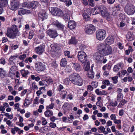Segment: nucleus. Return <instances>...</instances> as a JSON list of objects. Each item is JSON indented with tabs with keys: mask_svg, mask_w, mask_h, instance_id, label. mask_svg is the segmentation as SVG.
Instances as JSON below:
<instances>
[{
	"mask_svg": "<svg viewBox=\"0 0 135 135\" xmlns=\"http://www.w3.org/2000/svg\"><path fill=\"white\" fill-rule=\"evenodd\" d=\"M35 68L37 71H44L45 69V63L41 62H37L35 63Z\"/></svg>",
	"mask_w": 135,
	"mask_h": 135,
	"instance_id": "8",
	"label": "nucleus"
},
{
	"mask_svg": "<svg viewBox=\"0 0 135 135\" xmlns=\"http://www.w3.org/2000/svg\"><path fill=\"white\" fill-rule=\"evenodd\" d=\"M19 32L17 26L15 25H13L11 29H8L6 35L10 38L13 39L17 35H19Z\"/></svg>",
	"mask_w": 135,
	"mask_h": 135,
	"instance_id": "3",
	"label": "nucleus"
},
{
	"mask_svg": "<svg viewBox=\"0 0 135 135\" xmlns=\"http://www.w3.org/2000/svg\"><path fill=\"white\" fill-rule=\"evenodd\" d=\"M103 84H105L108 85H111V84L110 83L109 81L107 80H106L103 82Z\"/></svg>",
	"mask_w": 135,
	"mask_h": 135,
	"instance_id": "45",
	"label": "nucleus"
},
{
	"mask_svg": "<svg viewBox=\"0 0 135 135\" xmlns=\"http://www.w3.org/2000/svg\"><path fill=\"white\" fill-rule=\"evenodd\" d=\"M93 88V87L91 85H89L87 86V89L88 91H92Z\"/></svg>",
	"mask_w": 135,
	"mask_h": 135,
	"instance_id": "51",
	"label": "nucleus"
},
{
	"mask_svg": "<svg viewBox=\"0 0 135 135\" xmlns=\"http://www.w3.org/2000/svg\"><path fill=\"white\" fill-rule=\"evenodd\" d=\"M100 8H99L98 9ZM100 8L101 9L100 11L102 16L103 17H107L109 16V14L107 11V8L104 6H102Z\"/></svg>",
	"mask_w": 135,
	"mask_h": 135,
	"instance_id": "14",
	"label": "nucleus"
},
{
	"mask_svg": "<svg viewBox=\"0 0 135 135\" xmlns=\"http://www.w3.org/2000/svg\"><path fill=\"white\" fill-rule=\"evenodd\" d=\"M54 106V104L53 103L50 104L49 105L46 106V109L47 110L49 109H52Z\"/></svg>",
	"mask_w": 135,
	"mask_h": 135,
	"instance_id": "37",
	"label": "nucleus"
},
{
	"mask_svg": "<svg viewBox=\"0 0 135 135\" xmlns=\"http://www.w3.org/2000/svg\"><path fill=\"white\" fill-rule=\"evenodd\" d=\"M122 95L121 94H118L117 95V100L119 101L120 102L122 99V97H121Z\"/></svg>",
	"mask_w": 135,
	"mask_h": 135,
	"instance_id": "47",
	"label": "nucleus"
},
{
	"mask_svg": "<svg viewBox=\"0 0 135 135\" xmlns=\"http://www.w3.org/2000/svg\"><path fill=\"white\" fill-rule=\"evenodd\" d=\"M77 41L75 38V37H72L71 39L69 40V44H75L77 43Z\"/></svg>",
	"mask_w": 135,
	"mask_h": 135,
	"instance_id": "29",
	"label": "nucleus"
},
{
	"mask_svg": "<svg viewBox=\"0 0 135 135\" xmlns=\"http://www.w3.org/2000/svg\"><path fill=\"white\" fill-rule=\"evenodd\" d=\"M94 73L93 72V69L91 68L90 70L88 72L87 76L89 78L91 79H92L94 77Z\"/></svg>",
	"mask_w": 135,
	"mask_h": 135,
	"instance_id": "25",
	"label": "nucleus"
},
{
	"mask_svg": "<svg viewBox=\"0 0 135 135\" xmlns=\"http://www.w3.org/2000/svg\"><path fill=\"white\" fill-rule=\"evenodd\" d=\"M86 64V65H84V69L85 70L88 71L89 69L90 66L89 63L88 62H87Z\"/></svg>",
	"mask_w": 135,
	"mask_h": 135,
	"instance_id": "36",
	"label": "nucleus"
},
{
	"mask_svg": "<svg viewBox=\"0 0 135 135\" xmlns=\"http://www.w3.org/2000/svg\"><path fill=\"white\" fill-rule=\"evenodd\" d=\"M0 63L2 64H4L5 63V59L3 58H1L0 59Z\"/></svg>",
	"mask_w": 135,
	"mask_h": 135,
	"instance_id": "59",
	"label": "nucleus"
},
{
	"mask_svg": "<svg viewBox=\"0 0 135 135\" xmlns=\"http://www.w3.org/2000/svg\"><path fill=\"white\" fill-rule=\"evenodd\" d=\"M110 105L111 106L113 107H116L117 105V102L116 101L111 102L110 103Z\"/></svg>",
	"mask_w": 135,
	"mask_h": 135,
	"instance_id": "44",
	"label": "nucleus"
},
{
	"mask_svg": "<svg viewBox=\"0 0 135 135\" xmlns=\"http://www.w3.org/2000/svg\"><path fill=\"white\" fill-rule=\"evenodd\" d=\"M39 84L41 86H44L45 87H47L48 86V84L45 80H43L39 82Z\"/></svg>",
	"mask_w": 135,
	"mask_h": 135,
	"instance_id": "28",
	"label": "nucleus"
},
{
	"mask_svg": "<svg viewBox=\"0 0 135 135\" xmlns=\"http://www.w3.org/2000/svg\"><path fill=\"white\" fill-rule=\"evenodd\" d=\"M18 15L22 16L25 14H29L31 12L29 10L24 9L23 8H20L18 9Z\"/></svg>",
	"mask_w": 135,
	"mask_h": 135,
	"instance_id": "17",
	"label": "nucleus"
},
{
	"mask_svg": "<svg viewBox=\"0 0 135 135\" xmlns=\"http://www.w3.org/2000/svg\"><path fill=\"white\" fill-rule=\"evenodd\" d=\"M105 42L106 44L111 45L114 42V39L113 37L112 36H109L105 40Z\"/></svg>",
	"mask_w": 135,
	"mask_h": 135,
	"instance_id": "19",
	"label": "nucleus"
},
{
	"mask_svg": "<svg viewBox=\"0 0 135 135\" xmlns=\"http://www.w3.org/2000/svg\"><path fill=\"white\" fill-rule=\"evenodd\" d=\"M70 81L74 84L79 86H81L83 83V81L78 74L74 73L69 76Z\"/></svg>",
	"mask_w": 135,
	"mask_h": 135,
	"instance_id": "1",
	"label": "nucleus"
},
{
	"mask_svg": "<svg viewBox=\"0 0 135 135\" xmlns=\"http://www.w3.org/2000/svg\"><path fill=\"white\" fill-rule=\"evenodd\" d=\"M115 125H113L111 127V128L113 132H116L117 131L115 130Z\"/></svg>",
	"mask_w": 135,
	"mask_h": 135,
	"instance_id": "60",
	"label": "nucleus"
},
{
	"mask_svg": "<svg viewBox=\"0 0 135 135\" xmlns=\"http://www.w3.org/2000/svg\"><path fill=\"white\" fill-rule=\"evenodd\" d=\"M112 52V50L111 47L109 45H107L102 54L106 56L111 54Z\"/></svg>",
	"mask_w": 135,
	"mask_h": 135,
	"instance_id": "12",
	"label": "nucleus"
},
{
	"mask_svg": "<svg viewBox=\"0 0 135 135\" xmlns=\"http://www.w3.org/2000/svg\"><path fill=\"white\" fill-rule=\"evenodd\" d=\"M129 48L128 50H127L125 51V53L126 55H129L131 51H132L133 50L132 49L131 47H129Z\"/></svg>",
	"mask_w": 135,
	"mask_h": 135,
	"instance_id": "41",
	"label": "nucleus"
},
{
	"mask_svg": "<svg viewBox=\"0 0 135 135\" xmlns=\"http://www.w3.org/2000/svg\"><path fill=\"white\" fill-rule=\"evenodd\" d=\"M52 24L56 26L58 28L64 32H65L64 30L65 26L62 24L59 23L58 21L55 20L52 22Z\"/></svg>",
	"mask_w": 135,
	"mask_h": 135,
	"instance_id": "13",
	"label": "nucleus"
},
{
	"mask_svg": "<svg viewBox=\"0 0 135 135\" xmlns=\"http://www.w3.org/2000/svg\"><path fill=\"white\" fill-rule=\"evenodd\" d=\"M4 115L6 117L9 118L10 119H12L13 118V117L12 115H9L8 113H5Z\"/></svg>",
	"mask_w": 135,
	"mask_h": 135,
	"instance_id": "49",
	"label": "nucleus"
},
{
	"mask_svg": "<svg viewBox=\"0 0 135 135\" xmlns=\"http://www.w3.org/2000/svg\"><path fill=\"white\" fill-rule=\"evenodd\" d=\"M47 34L51 38H54L58 35L57 32L55 30L50 29L47 31Z\"/></svg>",
	"mask_w": 135,
	"mask_h": 135,
	"instance_id": "10",
	"label": "nucleus"
},
{
	"mask_svg": "<svg viewBox=\"0 0 135 135\" xmlns=\"http://www.w3.org/2000/svg\"><path fill=\"white\" fill-rule=\"evenodd\" d=\"M26 57V55L24 54L20 55L19 56V58L21 60H23Z\"/></svg>",
	"mask_w": 135,
	"mask_h": 135,
	"instance_id": "54",
	"label": "nucleus"
},
{
	"mask_svg": "<svg viewBox=\"0 0 135 135\" xmlns=\"http://www.w3.org/2000/svg\"><path fill=\"white\" fill-rule=\"evenodd\" d=\"M20 99V98L18 96H16L15 98V101L16 102H17Z\"/></svg>",
	"mask_w": 135,
	"mask_h": 135,
	"instance_id": "64",
	"label": "nucleus"
},
{
	"mask_svg": "<svg viewBox=\"0 0 135 135\" xmlns=\"http://www.w3.org/2000/svg\"><path fill=\"white\" fill-rule=\"evenodd\" d=\"M111 119L113 120H114L116 118V117L114 114H112L110 116Z\"/></svg>",
	"mask_w": 135,
	"mask_h": 135,
	"instance_id": "50",
	"label": "nucleus"
},
{
	"mask_svg": "<svg viewBox=\"0 0 135 135\" xmlns=\"http://www.w3.org/2000/svg\"><path fill=\"white\" fill-rule=\"evenodd\" d=\"M105 31L103 30H99L96 32V35L97 38L99 40H102L105 37Z\"/></svg>",
	"mask_w": 135,
	"mask_h": 135,
	"instance_id": "6",
	"label": "nucleus"
},
{
	"mask_svg": "<svg viewBox=\"0 0 135 135\" xmlns=\"http://www.w3.org/2000/svg\"><path fill=\"white\" fill-rule=\"evenodd\" d=\"M45 81H47L48 84V85L51 82H53L52 79L50 77L46 78L45 79Z\"/></svg>",
	"mask_w": 135,
	"mask_h": 135,
	"instance_id": "39",
	"label": "nucleus"
},
{
	"mask_svg": "<svg viewBox=\"0 0 135 135\" xmlns=\"http://www.w3.org/2000/svg\"><path fill=\"white\" fill-rule=\"evenodd\" d=\"M45 115L47 117H49L53 115V112L51 110H47L44 113Z\"/></svg>",
	"mask_w": 135,
	"mask_h": 135,
	"instance_id": "22",
	"label": "nucleus"
},
{
	"mask_svg": "<svg viewBox=\"0 0 135 135\" xmlns=\"http://www.w3.org/2000/svg\"><path fill=\"white\" fill-rule=\"evenodd\" d=\"M123 66V64L122 63H118L114 66L113 68V71L115 72L118 71L120 69H121Z\"/></svg>",
	"mask_w": 135,
	"mask_h": 135,
	"instance_id": "21",
	"label": "nucleus"
},
{
	"mask_svg": "<svg viewBox=\"0 0 135 135\" xmlns=\"http://www.w3.org/2000/svg\"><path fill=\"white\" fill-rule=\"evenodd\" d=\"M91 86L93 88H96L98 85V83L96 81H93L91 83Z\"/></svg>",
	"mask_w": 135,
	"mask_h": 135,
	"instance_id": "38",
	"label": "nucleus"
},
{
	"mask_svg": "<svg viewBox=\"0 0 135 135\" xmlns=\"http://www.w3.org/2000/svg\"><path fill=\"white\" fill-rule=\"evenodd\" d=\"M118 47L120 49H122L123 48L124 46L122 45V43L120 42H119L118 43Z\"/></svg>",
	"mask_w": 135,
	"mask_h": 135,
	"instance_id": "52",
	"label": "nucleus"
},
{
	"mask_svg": "<svg viewBox=\"0 0 135 135\" xmlns=\"http://www.w3.org/2000/svg\"><path fill=\"white\" fill-rule=\"evenodd\" d=\"M91 11L89 8H87L84 11V12L83 14V16L85 18H89L91 15Z\"/></svg>",
	"mask_w": 135,
	"mask_h": 135,
	"instance_id": "18",
	"label": "nucleus"
},
{
	"mask_svg": "<svg viewBox=\"0 0 135 135\" xmlns=\"http://www.w3.org/2000/svg\"><path fill=\"white\" fill-rule=\"evenodd\" d=\"M43 120L42 122V124L43 125H45L47 123V122L44 118H43Z\"/></svg>",
	"mask_w": 135,
	"mask_h": 135,
	"instance_id": "56",
	"label": "nucleus"
},
{
	"mask_svg": "<svg viewBox=\"0 0 135 135\" xmlns=\"http://www.w3.org/2000/svg\"><path fill=\"white\" fill-rule=\"evenodd\" d=\"M51 50L52 51H55L57 48V46L56 44L53 43L50 45Z\"/></svg>",
	"mask_w": 135,
	"mask_h": 135,
	"instance_id": "31",
	"label": "nucleus"
},
{
	"mask_svg": "<svg viewBox=\"0 0 135 135\" xmlns=\"http://www.w3.org/2000/svg\"><path fill=\"white\" fill-rule=\"evenodd\" d=\"M107 125L108 126H110L112 125V122L110 120H109L107 123Z\"/></svg>",
	"mask_w": 135,
	"mask_h": 135,
	"instance_id": "61",
	"label": "nucleus"
},
{
	"mask_svg": "<svg viewBox=\"0 0 135 135\" xmlns=\"http://www.w3.org/2000/svg\"><path fill=\"white\" fill-rule=\"evenodd\" d=\"M27 101H29V99H27V98H26L25 99L24 103V105L25 106L30 104L29 103L27 102Z\"/></svg>",
	"mask_w": 135,
	"mask_h": 135,
	"instance_id": "46",
	"label": "nucleus"
},
{
	"mask_svg": "<svg viewBox=\"0 0 135 135\" xmlns=\"http://www.w3.org/2000/svg\"><path fill=\"white\" fill-rule=\"evenodd\" d=\"M67 63L66 59V58L62 59L61 60L60 65L64 67L66 65Z\"/></svg>",
	"mask_w": 135,
	"mask_h": 135,
	"instance_id": "26",
	"label": "nucleus"
},
{
	"mask_svg": "<svg viewBox=\"0 0 135 135\" xmlns=\"http://www.w3.org/2000/svg\"><path fill=\"white\" fill-rule=\"evenodd\" d=\"M19 2L17 0H13L11 1L9 8L12 10L17 9L19 6Z\"/></svg>",
	"mask_w": 135,
	"mask_h": 135,
	"instance_id": "9",
	"label": "nucleus"
},
{
	"mask_svg": "<svg viewBox=\"0 0 135 135\" xmlns=\"http://www.w3.org/2000/svg\"><path fill=\"white\" fill-rule=\"evenodd\" d=\"M19 105H20V104H19V103H18L15 104L14 105V106L15 107H14V109H17V108H19Z\"/></svg>",
	"mask_w": 135,
	"mask_h": 135,
	"instance_id": "58",
	"label": "nucleus"
},
{
	"mask_svg": "<svg viewBox=\"0 0 135 135\" xmlns=\"http://www.w3.org/2000/svg\"><path fill=\"white\" fill-rule=\"evenodd\" d=\"M67 94V92L66 91H62V99H64L66 96Z\"/></svg>",
	"mask_w": 135,
	"mask_h": 135,
	"instance_id": "55",
	"label": "nucleus"
},
{
	"mask_svg": "<svg viewBox=\"0 0 135 135\" xmlns=\"http://www.w3.org/2000/svg\"><path fill=\"white\" fill-rule=\"evenodd\" d=\"M98 129L100 130L102 132H103L105 130V129L104 127L101 126L98 128Z\"/></svg>",
	"mask_w": 135,
	"mask_h": 135,
	"instance_id": "48",
	"label": "nucleus"
},
{
	"mask_svg": "<svg viewBox=\"0 0 135 135\" xmlns=\"http://www.w3.org/2000/svg\"><path fill=\"white\" fill-rule=\"evenodd\" d=\"M63 86L62 85L60 84L58 88V90L59 91H60L62 89H63Z\"/></svg>",
	"mask_w": 135,
	"mask_h": 135,
	"instance_id": "63",
	"label": "nucleus"
},
{
	"mask_svg": "<svg viewBox=\"0 0 135 135\" xmlns=\"http://www.w3.org/2000/svg\"><path fill=\"white\" fill-rule=\"evenodd\" d=\"M18 55L17 54H16V55L12 56L10 57L9 59V61H13L16 58H17L18 57Z\"/></svg>",
	"mask_w": 135,
	"mask_h": 135,
	"instance_id": "43",
	"label": "nucleus"
},
{
	"mask_svg": "<svg viewBox=\"0 0 135 135\" xmlns=\"http://www.w3.org/2000/svg\"><path fill=\"white\" fill-rule=\"evenodd\" d=\"M110 78L112 80L113 82V83L116 84L117 83L118 80V76H115L111 78Z\"/></svg>",
	"mask_w": 135,
	"mask_h": 135,
	"instance_id": "32",
	"label": "nucleus"
},
{
	"mask_svg": "<svg viewBox=\"0 0 135 135\" xmlns=\"http://www.w3.org/2000/svg\"><path fill=\"white\" fill-rule=\"evenodd\" d=\"M78 60L82 64H86L88 62L87 56L83 51H80L78 52Z\"/></svg>",
	"mask_w": 135,
	"mask_h": 135,
	"instance_id": "4",
	"label": "nucleus"
},
{
	"mask_svg": "<svg viewBox=\"0 0 135 135\" xmlns=\"http://www.w3.org/2000/svg\"><path fill=\"white\" fill-rule=\"evenodd\" d=\"M107 45V44L104 43H100L98 45L97 47V49L100 53H102Z\"/></svg>",
	"mask_w": 135,
	"mask_h": 135,
	"instance_id": "16",
	"label": "nucleus"
},
{
	"mask_svg": "<svg viewBox=\"0 0 135 135\" xmlns=\"http://www.w3.org/2000/svg\"><path fill=\"white\" fill-rule=\"evenodd\" d=\"M125 12L128 15H132L135 12V7L131 4H127L124 8Z\"/></svg>",
	"mask_w": 135,
	"mask_h": 135,
	"instance_id": "5",
	"label": "nucleus"
},
{
	"mask_svg": "<svg viewBox=\"0 0 135 135\" xmlns=\"http://www.w3.org/2000/svg\"><path fill=\"white\" fill-rule=\"evenodd\" d=\"M30 7H31L32 8H35L37 6L38 3L36 1H33L30 2Z\"/></svg>",
	"mask_w": 135,
	"mask_h": 135,
	"instance_id": "27",
	"label": "nucleus"
},
{
	"mask_svg": "<svg viewBox=\"0 0 135 135\" xmlns=\"http://www.w3.org/2000/svg\"><path fill=\"white\" fill-rule=\"evenodd\" d=\"M30 2H25L22 4V7H30Z\"/></svg>",
	"mask_w": 135,
	"mask_h": 135,
	"instance_id": "34",
	"label": "nucleus"
},
{
	"mask_svg": "<svg viewBox=\"0 0 135 135\" xmlns=\"http://www.w3.org/2000/svg\"><path fill=\"white\" fill-rule=\"evenodd\" d=\"M49 10L52 15L55 16H60L63 15V14H64V19L66 21L68 20L67 17H64L65 16L67 15V12L66 11L65 12H62L60 9L56 7H49Z\"/></svg>",
	"mask_w": 135,
	"mask_h": 135,
	"instance_id": "2",
	"label": "nucleus"
},
{
	"mask_svg": "<svg viewBox=\"0 0 135 135\" xmlns=\"http://www.w3.org/2000/svg\"><path fill=\"white\" fill-rule=\"evenodd\" d=\"M94 59L95 61L98 63L105 64L107 61L105 57L101 54H97L94 56Z\"/></svg>",
	"mask_w": 135,
	"mask_h": 135,
	"instance_id": "7",
	"label": "nucleus"
},
{
	"mask_svg": "<svg viewBox=\"0 0 135 135\" xmlns=\"http://www.w3.org/2000/svg\"><path fill=\"white\" fill-rule=\"evenodd\" d=\"M76 26V24L73 21H69L68 22V27L70 30L74 29Z\"/></svg>",
	"mask_w": 135,
	"mask_h": 135,
	"instance_id": "20",
	"label": "nucleus"
},
{
	"mask_svg": "<svg viewBox=\"0 0 135 135\" xmlns=\"http://www.w3.org/2000/svg\"><path fill=\"white\" fill-rule=\"evenodd\" d=\"M36 50L37 53L39 54H41L44 51V49L42 46H41L37 47Z\"/></svg>",
	"mask_w": 135,
	"mask_h": 135,
	"instance_id": "23",
	"label": "nucleus"
},
{
	"mask_svg": "<svg viewBox=\"0 0 135 135\" xmlns=\"http://www.w3.org/2000/svg\"><path fill=\"white\" fill-rule=\"evenodd\" d=\"M72 59V61H74L75 60L74 58V56L71 55L69 51H68V59Z\"/></svg>",
	"mask_w": 135,
	"mask_h": 135,
	"instance_id": "40",
	"label": "nucleus"
},
{
	"mask_svg": "<svg viewBox=\"0 0 135 135\" xmlns=\"http://www.w3.org/2000/svg\"><path fill=\"white\" fill-rule=\"evenodd\" d=\"M127 101L125 99H123L120 102L118 105V106L121 107L127 103Z\"/></svg>",
	"mask_w": 135,
	"mask_h": 135,
	"instance_id": "33",
	"label": "nucleus"
},
{
	"mask_svg": "<svg viewBox=\"0 0 135 135\" xmlns=\"http://www.w3.org/2000/svg\"><path fill=\"white\" fill-rule=\"evenodd\" d=\"M47 95L51 97L52 95V91L51 90H49L47 92Z\"/></svg>",
	"mask_w": 135,
	"mask_h": 135,
	"instance_id": "57",
	"label": "nucleus"
},
{
	"mask_svg": "<svg viewBox=\"0 0 135 135\" xmlns=\"http://www.w3.org/2000/svg\"><path fill=\"white\" fill-rule=\"evenodd\" d=\"M68 104L67 103H65L62 106V108L64 112V113H66L68 111Z\"/></svg>",
	"mask_w": 135,
	"mask_h": 135,
	"instance_id": "35",
	"label": "nucleus"
},
{
	"mask_svg": "<svg viewBox=\"0 0 135 135\" xmlns=\"http://www.w3.org/2000/svg\"><path fill=\"white\" fill-rule=\"evenodd\" d=\"M6 73L5 70L2 69L0 68V77L4 78L6 76Z\"/></svg>",
	"mask_w": 135,
	"mask_h": 135,
	"instance_id": "30",
	"label": "nucleus"
},
{
	"mask_svg": "<svg viewBox=\"0 0 135 135\" xmlns=\"http://www.w3.org/2000/svg\"><path fill=\"white\" fill-rule=\"evenodd\" d=\"M94 26L92 24H89L87 25V28L85 30L86 32L88 34H91L95 31Z\"/></svg>",
	"mask_w": 135,
	"mask_h": 135,
	"instance_id": "11",
	"label": "nucleus"
},
{
	"mask_svg": "<svg viewBox=\"0 0 135 135\" xmlns=\"http://www.w3.org/2000/svg\"><path fill=\"white\" fill-rule=\"evenodd\" d=\"M50 126L51 127L53 128H55L56 126V124L53 123H50Z\"/></svg>",
	"mask_w": 135,
	"mask_h": 135,
	"instance_id": "53",
	"label": "nucleus"
},
{
	"mask_svg": "<svg viewBox=\"0 0 135 135\" xmlns=\"http://www.w3.org/2000/svg\"><path fill=\"white\" fill-rule=\"evenodd\" d=\"M73 65V67L74 69L77 72L82 71L83 68L80 64L76 62H72Z\"/></svg>",
	"mask_w": 135,
	"mask_h": 135,
	"instance_id": "15",
	"label": "nucleus"
},
{
	"mask_svg": "<svg viewBox=\"0 0 135 135\" xmlns=\"http://www.w3.org/2000/svg\"><path fill=\"white\" fill-rule=\"evenodd\" d=\"M114 122L115 124H119L121 122V120H117L116 119L114 120Z\"/></svg>",
	"mask_w": 135,
	"mask_h": 135,
	"instance_id": "62",
	"label": "nucleus"
},
{
	"mask_svg": "<svg viewBox=\"0 0 135 135\" xmlns=\"http://www.w3.org/2000/svg\"><path fill=\"white\" fill-rule=\"evenodd\" d=\"M7 4V0H0V7H5Z\"/></svg>",
	"mask_w": 135,
	"mask_h": 135,
	"instance_id": "24",
	"label": "nucleus"
},
{
	"mask_svg": "<svg viewBox=\"0 0 135 135\" xmlns=\"http://www.w3.org/2000/svg\"><path fill=\"white\" fill-rule=\"evenodd\" d=\"M40 17L42 19V20L47 18V15H45V13H41Z\"/></svg>",
	"mask_w": 135,
	"mask_h": 135,
	"instance_id": "42",
	"label": "nucleus"
}]
</instances>
